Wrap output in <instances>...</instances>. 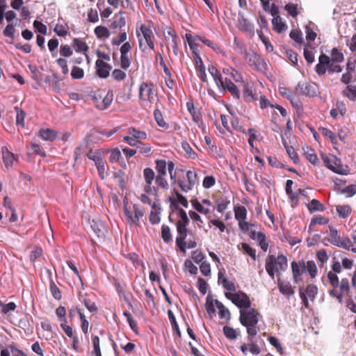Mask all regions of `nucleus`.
<instances>
[{"label": "nucleus", "mask_w": 356, "mask_h": 356, "mask_svg": "<svg viewBox=\"0 0 356 356\" xmlns=\"http://www.w3.org/2000/svg\"><path fill=\"white\" fill-rule=\"evenodd\" d=\"M265 268L268 275L273 279L275 272L280 275L282 271H284L287 269V259L283 254H280L277 257L270 254L266 259Z\"/></svg>", "instance_id": "nucleus-1"}, {"label": "nucleus", "mask_w": 356, "mask_h": 356, "mask_svg": "<svg viewBox=\"0 0 356 356\" xmlns=\"http://www.w3.org/2000/svg\"><path fill=\"white\" fill-rule=\"evenodd\" d=\"M259 315V313L254 308H250L249 310L241 309L239 321L243 326H248L250 324L257 325Z\"/></svg>", "instance_id": "nucleus-2"}, {"label": "nucleus", "mask_w": 356, "mask_h": 356, "mask_svg": "<svg viewBox=\"0 0 356 356\" xmlns=\"http://www.w3.org/2000/svg\"><path fill=\"white\" fill-rule=\"evenodd\" d=\"M245 59L250 66L253 67L259 72H265L267 70V63L265 59L254 51L252 54L246 52Z\"/></svg>", "instance_id": "nucleus-3"}, {"label": "nucleus", "mask_w": 356, "mask_h": 356, "mask_svg": "<svg viewBox=\"0 0 356 356\" xmlns=\"http://www.w3.org/2000/svg\"><path fill=\"white\" fill-rule=\"evenodd\" d=\"M177 232L178 236L176 237V245L179 250L183 252H186V237L188 235V229L187 226L181 225V223H176Z\"/></svg>", "instance_id": "nucleus-4"}, {"label": "nucleus", "mask_w": 356, "mask_h": 356, "mask_svg": "<svg viewBox=\"0 0 356 356\" xmlns=\"http://www.w3.org/2000/svg\"><path fill=\"white\" fill-rule=\"evenodd\" d=\"M296 92H298L301 95L306 97H316L318 93L317 86L315 83L304 84L299 82L296 88Z\"/></svg>", "instance_id": "nucleus-5"}, {"label": "nucleus", "mask_w": 356, "mask_h": 356, "mask_svg": "<svg viewBox=\"0 0 356 356\" xmlns=\"http://www.w3.org/2000/svg\"><path fill=\"white\" fill-rule=\"evenodd\" d=\"M186 178L188 181V184H184V181L181 179H179L177 181V184L181 188V190L183 192L186 193L192 190V188H193L197 179V175L195 172L188 170L186 172Z\"/></svg>", "instance_id": "nucleus-6"}, {"label": "nucleus", "mask_w": 356, "mask_h": 356, "mask_svg": "<svg viewBox=\"0 0 356 356\" xmlns=\"http://www.w3.org/2000/svg\"><path fill=\"white\" fill-rule=\"evenodd\" d=\"M232 302L241 309L243 308L250 309L251 307V301L249 296L242 291L234 293V298L232 300Z\"/></svg>", "instance_id": "nucleus-7"}, {"label": "nucleus", "mask_w": 356, "mask_h": 356, "mask_svg": "<svg viewBox=\"0 0 356 356\" xmlns=\"http://www.w3.org/2000/svg\"><path fill=\"white\" fill-rule=\"evenodd\" d=\"M218 88L222 92L227 91L229 92L235 99H238L241 97L238 87L227 78H225V81L222 82V86H218Z\"/></svg>", "instance_id": "nucleus-8"}, {"label": "nucleus", "mask_w": 356, "mask_h": 356, "mask_svg": "<svg viewBox=\"0 0 356 356\" xmlns=\"http://www.w3.org/2000/svg\"><path fill=\"white\" fill-rule=\"evenodd\" d=\"M96 73L99 77L106 79L110 74L112 66L103 60L97 59L95 62Z\"/></svg>", "instance_id": "nucleus-9"}, {"label": "nucleus", "mask_w": 356, "mask_h": 356, "mask_svg": "<svg viewBox=\"0 0 356 356\" xmlns=\"http://www.w3.org/2000/svg\"><path fill=\"white\" fill-rule=\"evenodd\" d=\"M89 223L90 225L91 229L99 238H103L105 236V233L107 229L103 221L100 220H89Z\"/></svg>", "instance_id": "nucleus-10"}, {"label": "nucleus", "mask_w": 356, "mask_h": 356, "mask_svg": "<svg viewBox=\"0 0 356 356\" xmlns=\"http://www.w3.org/2000/svg\"><path fill=\"white\" fill-rule=\"evenodd\" d=\"M332 165L330 167H329V169L332 170L333 172L346 175H348L349 172V168L347 165H342L341 160L337 158L336 156L332 155Z\"/></svg>", "instance_id": "nucleus-11"}, {"label": "nucleus", "mask_w": 356, "mask_h": 356, "mask_svg": "<svg viewBox=\"0 0 356 356\" xmlns=\"http://www.w3.org/2000/svg\"><path fill=\"white\" fill-rule=\"evenodd\" d=\"M238 21L242 30L254 34V25L244 17L241 12L238 13Z\"/></svg>", "instance_id": "nucleus-12"}, {"label": "nucleus", "mask_w": 356, "mask_h": 356, "mask_svg": "<svg viewBox=\"0 0 356 356\" xmlns=\"http://www.w3.org/2000/svg\"><path fill=\"white\" fill-rule=\"evenodd\" d=\"M277 286L280 292L283 295L291 296L295 293L290 282H284L280 278H278L277 280Z\"/></svg>", "instance_id": "nucleus-13"}, {"label": "nucleus", "mask_w": 356, "mask_h": 356, "mask_svg": "<svg viewBox=\"0 0 356 356\" xmlns=\"http://www.w3.org/2000/svg\"><path fill=\"white\" fill-rule=\"evenodd\" d=\"M218 283H220L222 287L229 291H236V289L234 282L229 281L224 273L219 270L218 272Z\"/></svg>", "instance_id": "nucleus-14"}, {"label": "nucleus", "mask_w": 356, "mask_h": 356, "mask_svg": "<svg viewBox=\"0 0 356 356\" xmlns=\"http://www.w3.org/2000/svg\"><path fill=\"white\" fill-rule=\"evenodd\" d=\"M3 161L6 168H10L13 165V161L15 159V154L10 152L7 147H2Z\"/></svg>", "instance_id": "nucleus-15"}, {"label": "nucleus", "mask_w": 356, "mask_h": 356, "mask_svg": "<svg viewBox=\"0 0 356 356\" xmlns=\"http://www.w3.org/2000/svg\"><path fill=\"white\" fill-rule=\"evenodd\" d=\"M38 136L46 141H53L57 136L56 131L51 129H41L38 131Z\"/></svg>", "instance_id": "nucleus-16"}, {"label": "nucleus", "mask_w": 356, "mask_h": 356, "mask_svg": "<svg viewBox=\"0 0 356 356\" xmlns=\"http://www.w3.org/2000/svg\"><path fill=\"white\" fill-rule=\"evenodd\" d=\"M113 99V92L112 90H109L104 97L102 102L100 104H97L96 107L102 111L106 109L112 103Z\"/></svg>", "instance_id": "nucleus-17"}, {"label": "nucleus", "mask_w": 356, "mask_h": 356, "mask_svg": "<svg viewBox=\"0 0 356 356\" xmlns=\"http://www.w3.org/2000/svg\"><path fill=\"white\" fill-rule=\"evenodd\" d=\"M303 150L305 151V154L306 155L307 159L313 165H317L319 164V160L316 154L314 152V150L312 149L309 146L302 147Z\"/></svg>", "instance_id": "nucleus-18"}, {"label": "nucleus", "mask_w": 356, "mask_h": 356, "mask_svg": "<svg viewBox=\"0 0 356 356\" xmlns=\"http://www.w3.org/2000/svg\"><path fill=\"white\" fill-rule=\"evenodd\" d=\"M243 97L246 102H253L258 99L257 94L253 93L252 90L249 88L248 84L243 86Z\"/></svg>", "instance_id": "nucleus-19"}, {"label": "nucleus", "mask_w": 356, "mask_h": 356, "mask_svg": "<svg viewBox=\"0 0 356 356\" xmlns=\"http://www.w3.org/2000/svg\"><path fill=\"white\" fill-rule=\"evenodd\" d=\"M208 71L213 76L217 86H222V82L224 81L218 70L215 66L211 65L208 67Z\"/></svg>", "instance_id": "nucleus-20"}, {"label": "nucleus", "mask_w": 356, "mask_h": 356, "mask_svg": "<svg viewBox=\"0 0 356 356\" xmlns=\"http://www.w3.org/2000/svg\"><path fill=\"white\" fill-rule=\"evenodd\" d=\"M272 24L273 30L278 33H281L287 29V25L282 21L280 16L273 17L272 19Z\"/></svg>", "instance_id": "nucleus-21"}, {"label": "nucleus", "mask_w": 356, "mask_h": 356, "mask_svg": "<svg viewBox=\"0 0 356 356\" xmlns=\"http://www.w3.org/2000/svg\"><path fill=\"white\" fill-rule=\"evenodd\" d=\"M291 270L293 275H302L305 273V263L303 260L298 262L295 261L291 262Z\"/></svg>", "instance_id": "nucleus-22"}, {"label": "nucleus", "mask_w": 356, "mask_h": 356, "mask_svg": "<svg viewBox=\"0 0 356 356\" xmlns=\"http://www.w3.org/2000/svg\"><path fill=\"white\" fill-rule=\"evenodd\" d=\"M222 72L227 75H229L236 82H243L241 74L233 67L223 68Z\"/></svg>", "instance_id": "nucleus-23"}, {"label": "nucleus", "mask_w": 356, "mask_h": 356, "mask_svg": "<svg viewBox=\"0 0 356 356\" xmlns=\"http://www.w3.org/2000/svg\"><path fill=\"white\" fill-rule=\"evenodd\" d=\"M215 304L217 308L219 309V316L220 318H226L229 321L231 318V314L227 308L220 302L218 300H215Z\"/></svg>", "instance_id": "nucleus-24"}, {"label": "nucleus", "mask_w": 356, "mask_h": 356, "mask_svg": "<svg viewBox=\"0 0 356 356\" xmlns=\"http://www.w3.org/2000/svg\"><path fill=\"white\" fill-rule=\"evenodd\" d=\"M72 46L76 52H83L85 54L89 49L86 42L79 38H74L73 40Z\"/></svg>", "instance_id": "nucleus-25"}, {"label": "nucleus", "mask_w": 356, "mask_h": 356, "mask_svg": "<svg viewBox=\"0 0 356 356\" xmlns=\"http://www.w3.org/2000/svg\"><path fill=\"white\" fill-rule=\"evenodd\" d=\"M306 206L310 213H313L314 211H323L325 209V207L316 199L312 200L310 204H306Z\"/></svg>", "instance_id": "nucleus-26"}, {"label": "nucleus", "mask_w": 356, "mask_h": 356, "mask_svg": "<svg viewBox=\"0 0 356 356\" xmlns=\"http://www.w3.org/2000/svg\"><path fill=\"white\" fill-rule=\"evenodd\" d=\"M145 90L147 91V96L148 99L149 101H151V99L153 98L154 91H153V89L152 88H150L147 83H145V82L142 83L141 85L140 86V88H139V99H140V100H144L143 99V92Z\"/></svg>", "instance_id": "nucleus-27"}, {"label": "nucleus", "mask_w": 356, "mask_h": 356, "mask_svg": "<svg viewBox=\"0 0 356 356\" xmlns=\"http://www.w3.org/2000/svg\"><path fill=\"white\" fill-rule=\"evenodd\" d=\"M161 238L165 243H170L172 241V236L168 225H163L161 226Z\"/></svg>", "instance_id": "nucleus-28"}, {"label": "nucleus", "mask_w": 356, "mask_h": 356, "mask_svg": "<svg viewBox=\"0 0 356 356\" xmlns=\"http://www.w3.org/2000/svg\"><path fill=\"white\" fill-rule=\"evenodd\" d=\"M114 179L118 182L119 187L123 190L126 188L125 173L122 170H118L113 174Z\"/></svg>", "instance_id": "nucleus-29"}, {"label": "nucleus", "mask_w": 356, "mask_h": 356, "mask_svg": "<svg viewBox=\"0 0 356 356\" xmlns=\"http://www.w3.org/2000/svg\"><path fill=\"white\" fill-rule=\"evenodd\" d=\"M336 210L338 213V216L341 218H346L351 213V207L350 206L346 205H337L336 207Z\"/></svg>", "instance_id": "nucleus-30"}, {"label": "nucleus", "mask_w": 356, "mask_h": 356, "mask_svg": "<svg viewBox=\"0 0 356 356\" xmlns=\"http://www.w3.org/2000/svg\"><path fill=\"white\" fill-rule=\"evenodd\" d=\"M235 218L239 222L245 220L247 217V210L244 206H238L234 208Z\"/></svg>", "instance_id": "nucleus-31"}, {"label": "nucleus", "mask_w": 356, "mask_h": 356, "mask_svg": "<svg viewBox=\"0 0 356 356\" xmlns=\"http://www.w3.org/2000/svg\"><path fill=\"white\" fill-rule=\"evenodd\" d=\"M168 316L169 320L170 321V323L172 325V330H174V332H175L179 338H181V331L179 330L178 323H177V322L176 321L175 316V315H174V314H173L172 310H168Z\"/></svg>", "instance_id": "nucleus-32"}, {"label": "nucleus", "mask_w": 356, "mask_h": 356, "mask_svg": "<svg viewBox=\"0 0 356 356\" xmlns=\"http://www.w3.org/2000/svg\"><path fill=\"white\" fill-rule=\"evenodd\" d=\"M307 271L311 278H315L318 273V269L315 262L312 260L307 261L305 264V272Z\"/></svg>", "instance_id": "nucleus-33"}, {"label": "nucleus", "mask_w": 356, "mask_h": 356, "mask_svg": "<svg viewBox=\"0 0 356 356\" xmlns=\"http://www.w3.org/2000/svg\"><path fill=\"white\" fill-rule=\"evenodd\" d=\"M215 300L213 299L211 293L208 294L205 302V309L209 315L214 314L216 313V309L214 307Z\"/></svg>", "instance_id": "nucleus-34"}, {"label": "nucleus", "mask_w": 356, "mask_h": 356, "mask_svg": "<svg viewBox=\"0 0 356 356\" xmlns=\"http://www.w3.org/2000/svg\"><path fill=\"white\" fill-rule=\"evenodd\" d=\"M304 292L307 295V298H309L312 301H314L318 293V288L315 284H309L307 286Z\"/></svg>", "instance_id": "nucleus-35"}, {"label": "nucleus", "mask_w": 356, "mask_h": 356, "mask_svg": "<svg viewBox=\"0 0 356 356\" xmlns=\"http://www.w3.org/2000/svg\"><path fill=\"white\" fill-rule=\"evenodd\" d=\"M343 95L346 96L350 100H356V86H347L343 91Z\"/></svg>", "instance_id": "nucleus-36"}, {"label": "nucleus", "mask_w": 356, "mask_h": 356, "mask_svg": "<svg viewBox=\"0 0 356 356\" xmlns=\"http://www.w3.org/2000/svg\"><path fill=\"white\" fill-rule=\"evenodd\" d=\"M94 32L98 38H108L110 35L108 29L103 26H97Z\"/></svg>", "instance_id": "nucleus-37"}, {"label": "nucleus", "mask_w": 356, "mask_h": 356, "mask_svg": "<svg viewBox=\"0 0 356 356\" xmlns=\"http://www.w3.org/2000/svg\"><path fill=\"white\" fill-rule=\"evenodd\" d=\"M218 205L216 207V210L219 213L223 212L227 207V206L230 203V200L227 197H221L217 201Z\"/></svg>", "instance_id": "nucleus-38"}, {"label": "nucleus", "mask_w": 356, "mask_h": 356, "mask_svg": "<svg viewBox=\"0 0 356 356\" xmlns=\"http://www.w3.org/2000/svg\"><path fill=\"white\" fill-rule=\"evenodd\" d=\"M257 33L259 39L262 41L264 44L265 45L266 49L268 52H272L273 51V46L271 44L268 38H266L261 30H257Z\"/></svg>", "instance_id": "nucleus-39"}, {"label": "nucleus", "mask_w": 356, "mask_h": 356, "mask_svg": "<svg viewBox=\"0 0 356 356\" xmlns=\"http://www.w3.org/2000/svg\"><path fill=\"white\" fill-rule=\"evenodd\" d=\"M118 17V15L114 17L115 20L111 24L110 28L112 29H122L126 25V19L124 17Z\"/></svg>", "instance_id": "nucleus-40"}, {"label": "nucleus", "mask_w": 356, "mask_h": 356, "mask_svg": "<svg viewBox=\"0 0 356 356\" xmlns=\"http://www.w3.org/2000/svg\"><path fill=\"white\" fill-rule=\"evenodd\" d=\"M15 110L17 112L16 116V124L17 126H21L22 127H24V118L26 115V113L22 109L19 107H15Z\"/></svg>", "instance_id": "nucleus-41"}, {"label": "nucleus", "mask_w": 356, "mask_h": 356, "mask_svg": "<svg viewBox=\"0 0 356 356\" xmlns=\"http://www.w3.org/2000/svg\"><path fill=\"white\" fill-rule=\"evenodd\" d=\"M134 216H133L132 222L138 225L140 218L144 215V210L138 204H134Z\"/></svg>", "instance_id": "nucleus-42"}, {"label": "nucleus", "mask_w": 356, "mask_h": 356, "mask_svg": "<svg viewBox=\"0 0 356 356\" xmlns=\"http://www.w3.org/2000/svg\"><path fill=\"white\" fill-rule=\"evenodd\" d=\"M154 119H155L157 124L159 127H163V128H168V125L165 122V120L163 119V114H162V113H161V111L160 110H159V109L154 110Z\"/></svg>", "instance_id": "nucleus-43"}, {"label": "nucleus", "mask_w": 356, "mask_h": 356, "mask_svg": "<svg viewBox=\"0 0 356 356\" xmlns=\"http://www.w3.org/2000/svg\"><path fill=\"white\" fill-rule=\"evenodd\" d=\"M50 291L51 293L52 296L58 300H60L62 298L61 291L59 288L56 285L53 279H51V282L49 284Z\"/></svg>", "instance_id": "nucleus-44"}, {"label": "nucleus", "mask_w": 356, "mask_h": 356, "mask_svg": "<svg viewBox=\"0 0 356 356\" xmlns=\"http://www.w3.org/2000/svg\"><path fill=\"white\" fill-rule=\"evenodd\" d=\"M318 129H319V131H321V134L325 137H328L330 138V142L333 145L337 143V136L331 130H330L329 129H327L326 127H319Z\"/></svg>", "instance_id": "nucleus-45"}, {"label": "nucleus", "mask_w": 356, "mask_h": 356, "mask_svg": "<svg viewBox=\"0 0 356 356\" xmlns=\"http://www.w3.org/2000/svg\"><path fill=\"white\" fill-rule=\"evenodd\" d=\"M95 163L97 168V171L99 175L102 179H104V172H105V167H106V161L102 159H95Z\"/></svg>", "instance_id": "nucleus-46"}, {"label": "nucleus", "mask_w": 356, "mask_h": 356, "mask_svg": "<svg viewBox=\"0 0 356 356\" xmlns=\"http://www.w3.org/2000/svg\"><path fill=\"white\" fill-rule=\"evenodd\" d=\"M92 343L93 346V350L91 352L92 355L95 356H102L99 337L93 336L92 338Z\"/></svg>", "instance_id": "nucleus-47"}, {"label": "nucleus", "mask_w": 356, "mask_h": 356, "mask_svg": "<svg viewBox=\"0 0 356 356\" xmlns=\"http://www.w3.org/2000/svg\"><path fill=\"white\" fill-rule=\"evenodd\" d=\"M143 175L147 184H152L156 178L154 170L150 168H146L143 170Z\"/></svg>", "instance_id": "nucleus-48"}, {"label": "nucleus", "mask_w": 356, "mask_h": 356, "mask_svg": "<svg viewBox=\"0 0 356 356\" xmlns=\"http://www.w3.org/2000/svg\"><path fill=\"white\" fill-rule=\"evenodd\" d=\"M332 63H341L344 60L343 54L336 47L331 51Z\"/></svg>", "instance_id": "nucleus-49"}, {"label": "nucleus", "mask_w": 356, "mask_h": 356, "mask_svg": "<svg viewBox=\"0 0 356 356\" xmlns=\"http://www.w3.org/2000/svg\"><path fill=\"white\" fill-rule=\"evenodd\" d=\"M166 165L167 163L165 160L157 159L156 161V170L159 173V175H166Z\"/></svg>", "instance_id": "nucleus-50"}, {"label": "nucleus", "mask_w": 356, "mask_h": 356, "mask_svg": "<svg viewBox=\"0 0 356 356\" xmlns=\"http://www.w3.org/2000/svg\"><path fill=\"white\" fill-rule=\"evenodd\" d=\"M329 222V219L321 215L314 216L310 222V227H313L316 224L327 225Z\"/></svg>", "instance_id": "nucleus-51"}, {"label": "nucleus", "mask_w": 356, "mask_h": 356, "mask_svg": "<svg viewBox=\"0 0 356 356\" xmlns=\"http://www.w3.org/2000/svg\"><path fill=\"white\" fill-rule=\"evenodd\" d=\"M223 333L225 336L230 340L236 339L238 337V334H236V330H234L233 327L229 326H224L223 327Z\"/></svg>", "instance_id": "nucleus-52"}, {"label": "nucleus", "mask_w": 356, "mask_h": 356, "mask_svg": "<svg viewBox=\"0 0 356 356\" xmlns=\"http://www.w3.org/2000/svg\"><path fill=\"white\" fill-rule=\"evenodd\" d=\"M15 26L12 23H8L3 31L4 36L11 38L12 40L15 39Z\"/></svg>", "instance_id": "nucleus-53"}, {"label": "nucleus", "mask_w": 356, "mask_h": 356, "mask_svg": "<svg viewBox=\"0 0 356 356\" xmlns=\"http://www.w3.org/2000/svg\"><path fill=\"white\" fill-rule=\"evenodd\" d=\"M309 48H312L310 44L307 43L304 48V57L308 64H312L314 61V56L312 51L309 50Z\"/></svg>", "instance_id": "nucleus-54"}, {"label": "nucleus", "mask_w": 356, "mask_h": 356, "mask_svg": "<svg viewBox=\"0 0 356 356\" xmlns=\"http://www.w3.org/2000/svg\"><path fill=\"white\" fill-rule=\"evenodd\" d=\"M0 307L2 308L1 313L8 314L11 311H14L17 306L14 302H10L8 304H5L2 300H0Z\"/></svg>", "instance_id": "nucleus-55"}, {"label": "nucleus", "mask_w": 356, "mask_h": 356, "mask_svg": "<svg viewBox=\"0 0 356 356\" xmlns=\"http://www.w3.org/2000/svg\"><path fill=\"white\" fill-rule=\"evenodd\" d=\"M129 133L131 134L132 136L136 138V140H145L147 138V134L145 131H138L134 127L129 128Z\"/></svg>", "instance_id": "nucleus-56"}, {"label": "nucleus", "mask_w": 356, "mask_h": 356, "mask_svg": "<svg viewBox=\"0 0 356 356\" xmlns=\"http://www.w3.org/2000/svg\"><path fill=\"white\" fill-rule=\"evenodd\" d=\"M54 31L58 36L65 37L68 33V26H67V24H65V26L62 24H56L54 29Z\"/></svg>", "instance_id": "nucleus-57"}, {"label": "nucleus", "mask_w": 356, "mask_h": 356, "mask_svg": "<svg viewBox=\"0 0 356 356\" xmlns=\"http://www.w3.org/2000/svg\"><path fill=\"white\" fill-rule=\"evenodd\" d=\"M62 81V79L56 73L53 74L52 79V90L55 92H58L60 90V82Z\"/></svg>", "instance_id": "nucleus-58"}, {"label": "nucleus", "mask_w": 356, "mask_h": 356, "mask_svg": "<svg viewBox=\"0 0 356 356\" xmlns=\"http://www.w3.org/2000/svg\"><path fill=\"white\" fill-rule=\"evenodd\" d=\"M178 214L180 220H179L177 223L180 222L181 225L188 226L189 225L190 220L187 216L186 212L183 209H180Z\"/></svg>", "instance_id": "nucleus-59"}, {"label": "nucleus", "mask_w": 356, "mask_h": 356, "mask_svg": "<svg viewBox=\"0 0 356 356\" xmlns=\"http://www.w3.org/2000/svg\"><path fill=\"white\" fill-rule=\"evenodd\" d=\"M297 6V4L289 3L284 6V9L291 17H296L298 15Z\"/></svg>", "instance_id": "nucleus-60"}, {"label": "nucleus", "mask_w": 356, "mask_h": 356, "mask_svg": "<svg viewBox=\"0 0 356 356\" xmlns=\"http://www.w3.org/2000/svg\"><path fill=\"white\" fill-rule=\"evenodd\" d=\"M140 31L143 35V37L146 42H150L152 40V31L145 24H142L140 26Z\"/></svg>", "instance_id": "nucleus-61"}, {"label": "nucleus", "mask_w": 356, "mask_h": 356, "mask_svg": "<svg viewBox=\"0 0 356 356\" xmlns=\"http://www.w3.org/2000/svg\"><path fill=\"white\" fill-rule=\"evenodd\" d=\"M71 76L74 79H82L84 76V71L79 67L74 66L72 69Z\"/></svg>", "instance_id": "nucleus-62"}, {"label": "nucleus", "mask_w": 356, "mask_h": 356, "mask_svg": "<svg viewBox=\"0 0 356 356\" xmlns=\"http://www.w3.org/2000/svg\"><path fill=\"white\" fill-rule=\"evenodd\" d=\"M42 249L40 247L35 246L31 252L29 259L31 262H34L36 259L39 258L42 254Z\"/></svg>", "instance_id": "nucleus-63"}, {"label": "nucleus", "mask_w": 356, "mask_h": 356, "mask_svg": "<svg viewBox=\"0 0 356 356\" xmlns=\"http://www.w3.org/2000/svg\"><path fill=\"white\" fill-rule=\"evenodd\" d=\"M341 194L348 193L346 197H350L356 194V184H350L340 190Z\"/></svg>", "instance_id": "nucleus-64"}]
</instances>
